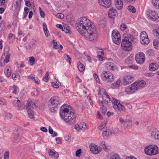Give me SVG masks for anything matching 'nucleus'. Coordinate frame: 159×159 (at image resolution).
Listing matches in <instances>:
<instances>
[{
  "mask_svg": "<svg viewBox=\"0 0 159 159\" xmlns=\"http://www.w3.org/2000/svg\"><path fill=\"white\" fill-rule=\"evenodd\" d=\"M125 39L122 40L121 46L123 49L129 51L132 48L131 42L134 40L133 36L130 34H123Z\"/></svg>",
  "mask_w": 159,
  "mask_h": 159,
  "instance_id": "obj_3",
  "label": "nucleus"
},
{
  "mask_svg": "<svg viewBox=\"0 0 159 159\" xmlns=\"http://www.w3.org/2000/svg\"><path fill=\"white\" fill-rule=\"evenodd\" d=\"M91 151L93 153L98 154L101 151V148L98 147L96 145H91L90 147Z\"/></svg>",
  "mask_w": 159,
  "mask_h": 159,
  "instance_id": "obj_20",
  "label": "nucleus"
},
{
  "mask_svg": "<svg viewBox=\"0 0 159 159\" xmlns=\"http://www.w3.org/2000/svg\"><path fill=\"white\" fill-rule=\"evenodd\" d=\"M62 31H64L66 33H69L70 34L71 33V32L70 30L69 27L67 25L63 26Z\"/></svg>",
  "mask_w": 159,
  "mask_h": 159,
  "instance_id": "obj_32",
  "label": "nucleus"
},
{
  "mask_svg": "<svg viewBox=\"0 0 159 159\" xmlns=\"http://www.w3.org/2000/svg\"><path fill=\"white\" fill-rule=\"evenodd\" d=\"M101 110L102 113L104 115L107 112V108L105 106L103 105L101 108Z\"/></svg>",
  "mask_w": 159,
  "mask_h": 159,
  "instance_id": "obj_43",
  "label": "nucleus"
},
{
  "mask_svg": "<svg viewBox=\"0 0 159 159\" xmlns=\"http://www.w3.org/2000/svg\"><path fill=\"white\" fill-rule=\"evenodd\" d=\"M126 28L127 26L124 23L123 24L120 26V29L122 31H124Z\"/></svg>",
  "mask_w": 159,
  "mask_h": 159,
  "instance_id": "obj_48",
  "label": "nucleus"
},
{
  "mask_svg": "<svg viewBox=\"0 0 159 159\" xmlns=\"http://www.w3.org/2000/svg\"><path fill=\"white\" fill-rule=\"evenodd\" d=\"M105 66L108 70H114L116 69L114 64L112 62L106 63Z\"/></svg>",
  "mask_w": 159,
  "mask_h": 159,
  "instance_id": "obj_24",
  "label": "nucleus"
},
{
  "mask_svg": "<svg viewBox=\"0 0 159 159\" xmlns=\"http://www.w3.org/2000/svg\"><path fill=\"white\" fill-rule=\"evenodd\" d=\"M115 5L118 10H121L122 9L123 2L122 0H115Z\"/></svg>",
  "mask_w": 159,
  "mask_h": 159,
  "instance_id": "obj_22",
  "label": "nucleus"
},
{
  "mask_svg": "<svg viewBox=\"0 0 159 159\" xmlns=\"http://www.w3.org/2000/svg\"><path fill=\"white\" fill-rule=\"evenodd\" d=\"M15 132L16 133L15 134L13 141L17 143L20 140L22 132L21 130L18 129H15Z\"/></svg>",
  "mask_w": 159,
  "mask_h": 159,
  "instance_id": "obj_15",
  "label": "nucleus"
},
{
  "mask_svg": "<svg viewBox=\"0 0 159 159\" xmlns=\"http://www.w3.org/2000/svg\"><path fill=\"white\" fill-rule=\"evenodd\" d=\"M60 113L61 117L68 124L71 125L75 122V116L69 105H63L61 107Z\"/></svg>",
  "mask_w": 159,
  "mask_h": 159,
  "instance_id": "obj_1",
  "label": "nucleus"
},
{
  "mask_svg": "<svg viewBox=\"0 0 159 159\" xmlns=\"http://www.w3.org/2000/svg\"><path fill=\"white\" fill-rule=\"evenodd\" d=\"M111 134V131L110 129H106L103 131V132L102 133V136L104 139H107L108 136Z\"/></svg>",
  "mask_w": 159,
  "mask_h": 159,
  "instance_id": "obj_28",
  "label": "nucleus"
},
{
  "mask_svg": "<svg viewBox=\"0 0 159 159\" xmlns=\"http://www.w3.org/2000/svg\"><path fill=\"white\" fill-rule=\"evenodd\" d=\"M49 155L52 156H54V157L56 158L58 157L59 154L58 152H54L52 150L50 149L49 150Z\"/></svg>",
  "mask_w": 159,
  "mask_h": 159,
  "instance_id": "obj_31",
  "label": "nucleus"
},
{
  "mask_svg": "<svg viewBox=\"0 0 159 159\" xmlns=\"http://www.w3.org/2000/svg\"><path fill=\"white\" fill-rule=\"evenodd\" d=\"M39 11L40 15L42 18H44L45 17V14L44 12L42 10V9L40 7H39Z\"/></svg>",
  "mask_w": 159,
  "mask_h": 159,
  "instance_id": "obj_45",
  "label": "nucleus"
},
{
  "mask_svg": "<svg viewBox=\"0 0 159 159\" xmlns=\"http://www.w3.org/2000/svg\"><path fill=\"white\" fill-rule=\"evenodd\" d=\"M59 104V99L58 97L53 96L49 100L48 104L50 110L52 112H56L57 106Z\"/></svg>",
  "mask_w": 159,
  "mask_h": 159,
  "instance_id": "obj_6",
  "label": "nucleus"
},
{
  "mask_svg": "<svg viewBox=\"0 0 159 159\" xmlns=\"http://www.w3.org/2000/svg\"><path fill=\"white\" fill-rule=\"evenodd\" d=\"M145 84L146 83L143 80L135 82L132 84L131 87H128L125 89V92L128 94L133 93L138 89H141L144 87Z\"/></svg>",
  "mask_w": 159,
  "mask_h": 159,
  "instance_id": "obj_4",
  "label": "nucleus"
},
{
  "mask_svg": "<svg viewBox=\"0 0 159 159\" xmlns=\"http://www.w3.org/2000/svg\"><path fill=\"white\" fill-rule=\"evenodd\" d=\"M0 27L5 29V21L4 20H2L0 23Z\"/></svg>",
  "mask_w": 159,
  "mask_h": 159,
  "instance_id": "obj_47",
  "label": "nucleus"
},
{
  "mask_svg": "<svg viewBox=\"0 0 159 159\" xmlns=\"http://www.w3.org/2000/svg\"><path fill=\"white\" fill-rule=\"evenodd\" d=\"M5 56L6 57L5 59L4 60V64L3 65H1V66H4L5 65V63H7L9 61L10 54L7 51L3 55H2V56Z\"/></svg>",
  "mask_w": 159,
  "mask_h": 159,
  "instance_id": "obj_25",
  "label": "nucleus"
},
{
  "mask_svg": "<svg viewBox=\"0 0 159 159\" xmlns=\"http://www.w3.org/2000/svg\"><path fill=\"white\" fill-rule=\"evenodd\" d=\"M113 102H112V104L113 107L118 114H120L121 111L125 110V107L120 104L118 100L114 98H113Z\"/></svg>",
  "mask_w": 159,
  "mask_h": 159,
  "instance_id": "obj_9",
  "label": "nucleus"
},
{
  "mask_svg": "<svg viewBox=\"0 0 159 159\" xmlns=\"http://www.w3.org/2000/svg\"><path fill=\"white\" fill-rule=\"evenodd\" d=\"M89 28V27L86 31L84 32L81 35L89 40L93 41L97 38V35L96 33V30L94 25H93L90 28Z\"/></svg>",
  "mask_w": 159,
  "mask_h": 159,
  "instance_id": "obj_5",
  "label": "nucleus"
},
{
  "mask_svg": "<svg viewBox=\"0 0 159 159\" xmlns=\"http://www.w3.org/2000/svg\"><path fill=\"white\" fill-rule=\"evenodd\" d=\"M94 78L96 81L98 83H99L100 81L98 78V76L96 73H94L93 74Z\"/></svg>",
  "mask_w": 159,
  "mask_h": 159,
  "instance_id": "obj_51",
  "label": "nucleus"
},
{
  "mask_svg": "<svg viewBox=\"0 0 159 159\" xmlns=\"http://www.w3.org/2000/svg\"><path fill=\"white\" fill-rule=\"evenodd\" d=\"M56 16L58 18L63 19L64 17V15L62 13H57L56 15Z\"/></svg>",
  "mask_w": 159,
  "mask_h": 159,
  "instance_id": "obj_53",
  "label": "nucleus"
},
{
  "mask_svg": "<svg viewBox=\"0 0 159 159\" xmlns=\"http://www.w3.org/2000/svg\"><path fill=\"white\" fill-rule=\"evenodd\" d=\"M120 81L117 80L116 82V83H115L113 84V86H115V87L118 86L120 85Z\"/></svg>",
  "mask_w": 159,
  "mask_h": 159,
  "instance_id": "obj_59",
  "label": "nucleus"
},
{
  "mask_svg": "<svg viewBox=\"0 0 159 159\" xmlns=\"http://www.w3.org/2000/svg\"><path fill=\"white\" fill-rule=\"evenodd\" d=\"M112 38L113 41L116 44H119L121 41L120 35L117 30H113L112 33Z\"/></svg>",
  "mask_w": 159,
  "mask_h": 159,
  "instance_id": "obj_12",
  "label": "nucleus"
},
{
  "mask_svg": "<svg viewBox=\"0 0 159 159\" xmlns=\"http://www.w3.org/2000/svg\"><path fill=\"white\" fill-rule=\"evenodd\" d=\"M128 9L130 12L135 13L136 12V8L133 6L130 5L128 6Z\"/></svg>",
  "mask_w": 159,
  "mask_h": 159,
  "instance_id": "obj_36",
  "label": "nucleus"
},
{
  "mask_svg": "<svg viewBox=\"0 0 159 159\" xmlns=\"http://www.w3.org/2000/svg\"><path fill=\"white\" fill-rule=\"evenodd\" d=\"M48 76H49L48 72H47L43 79V80L46 82H47L48 81Z\"/></svg>",
  "mask_w": 159,
  "mask_h": 159,
  "instance_id": "obj_41",
  "label": "nucleus"
},
{
  "mask_svg": "<svg viewBox=\"0 0 159 159\" xmlns=\"http://www.w3.org/2000/svg\"><path fill=\"white\" fill-rule=\"evenodd\" d=\"M129 67L132 69H138V66H135L134 65H131L129 66Z\"/></svg>",
  "mask_w": 159,
  "mask_h": 159,
  "instance_id": "obj_63",
  "label": "nucleus"
},
{
  "mask_svg": "<svg viewBox=\"0 0 159 159\" xmlns=\"http://www.w3.org/2000/svg\"><path fill=\"white\" fill-rule=\"evenodd\" d=\"M56 140L57 141V143L58 144H61L62 143L61 141V138L58 137L56 139Z\"/></svg>",
  "mask_w": 159,
  "mask_h": 159,
  "instance_id": "obj_57",
  "label": "nucleus"
},
{
  "mask_svg": "<svg viewBox=\"0 0 159 159\" xmlns=\"http://www.w3.org/2000/svg\"><path fill=\"white\" fill-rule=\"evenodd\" d=\"M94 25L93 23L85 17H82L79 18L76 21L75 26L77 30L81 34L84 32L87 31L89 27Z\"/></svg>",
  "mask_w": 159,
  "mask_h": 159,
  "instance_id": "obj_2",
  "label": "nucleus"
},
{
  "mask_svg": "<svg viewBox=\"0 0 159 159\" xmlns=\"http://www.w3.org/2000/svg\"><path fill=\"white\" fill-rule=\"evenodd\" d=\"M158 65L154 63H152L149 65V69L151 71H153L158 68Z\"/></svg>",
  "mask_w": 159,
  "mask_h": 159,
  "instance_id": "obj_29",
  "label": "nucleus"
},
{
  "mask_svg": "<svg viewBox=\"0 0 159 159\" xmlns=\"http://www.w3.org/2000/svg\"><path fill=\"white\" fill-rule=\"evenodd\" d=\"M153 44L154 48L156 49H159V41L157 39H154L153 41Z\"/></svg>",
  "mask_w": 159,
  "mask_h": 159,
  "instance_id": "obj_34",
  "label": "nucleus"
},
{
  "mask_svg": "<svg viewBox=\"0 0 159 159\" xmlns=\"http://www.w3.org/2000/svg\"><path fill=\"white\" fill-rule=\"evenodd\" d=\"M151 137L152 139H159V133L157 129H155L153 130L150 134Z\"/></svg>",
  "mask_w": 159,
  "mask_h": 159,
  "instance_id": "obj_23",
  "label": "nucleus"
},
{
  "mask_svg": "<svg viewBox=\"0 0 159 159\" xmlns=\"http://www.w3.org/2000/svg\"><path fill=\"white\" fill-rule=\"evenodd\" d=\"M38 91L36 89H34L31 93L32 95L34 96H36L38 95Z\"/></svg>",
  "mask_w": 159,
  "mask_h": 159,
  "instance_id": "obj_54",
  "label": "nucleus"
},
{
  "mask_svg": "<svg viewBox=\"0 0 159 159\" xmlns=\"http://www.w3.org/2000/svg\"><path fill=\"white\" fill-rule=\"evenodd\" d=\"M153 34L155 35L156 37L159 39V30L155 29L153 30Z\"/></svg>",
  "mask_w": 159,
  "mask_h": 159,
  "instance_id": "obj_40",
  "label": "nucleus"
},
{
  "mask_svg": "<svg viewBox=\"0 0 159 159\" xmlns=\"http://www.w3.org/2000/svg\"><path fill=\"white\" fill-rule=\"evenodd\" d=\"M9 152L6 151L4 154V158L5 159H8L9 158Z\"/></svg>",
  "mask_w": 159,
  "mask_h": 159,
  "instance_id": "obj_50",
  "label": "nucleus"
},
{
  "mask_svg": "<svg viewBox=\"0 0 159 159\" xmlns=\"http://www.w3.org/2000/svg\"><path fill=\"white\" fill-rule=\"evenodd\" d=\"M13 87L15 89L13 91V93L16 94L17 93V89H18V88L17 87V86H14Z\"/></svg>",
  "mask_w": 159,
  "mask_h": 159,
  "instance_id": "obj_62",
  "label": "nucleus"
},
{
  "mask_svg": "<svg viewBox=\"0 0 159 159\" xmlns=\"http://www.w3.org/2000/svg\"><path fill=\"white\" fill-rule=\"evenodd\" d=\"M18 5L13 3V5L12 7V10L14 11L16 14L17 15L18 14L20 7V5Z\"/></svg>",
  "mask_w": 159,
  "mask_h": 159,
  "instance_id": "obj_26",
  "label": "nucleus"
},
{
  "mask_svg": "<svg viewBox=\"0 0 159 159\" xmlns=\"http://www.w3.org/2000/svg\"><path fill=\"white\" fill-rule=\"evenodd\" d=\"M81 152H82L81 149H80L77 150L75 153L76 156L77 157H80Z\"/></svg>",
  "mask_w": 159,
  "mask_h": 159,
  "instance_id": "obj_49",
  "label": "nucleus"
},
{
  "mask_svg": "<svg viewBox=\"0 0 159 159\" xmlns=\"http://www.w3.org/2000/svg\"><path fill=\"white\" fill-rule=\"evenodd\" d=\"M35 106L34 100L29 99L26 104V110L29 117L31 119L34 118L33 109Z\"/></svg>",
  "mask_w": 159,
  "mask_h": 159,
  "instance_id": "obj_8",
  "label": "nucleus"
},
{
  "mask_svg": "<svg viewBox=\"0 0 159 159\" xmlns=\"http://www.w3.org/2000/svg\"><path fill=\"white\" fill-rule=\"evenodd\" d=\"M149 17L153 20H156L158 18V16L155 11L153 10L149 11L147 13Z\"/></svg>",
  "mask_w": 159,
  "mask_h": 159,
  "instance_id": "obj_17",
  "label": "nucleus"
},
{
  "mask_svg": "<svg viewBox=\"0 0 159 159\" xmlns=\"http://www.w3.org/2000/svg\"><path fill=\"white\" fill-rule=\"evenodd\" d=\"M29 62L31 65H33L35 64V59L33 57H30Z\"/></svg>",
  "mask_w": 159,
  "mask_h": 159,
  "instance_id": "obj_39",
  "label": "nucleus"
},
{
  "mask_svg": "<svg viewBox=\"0 0 159 159\" xmlns=\"http://www.w3.org/2000/svg\"><path fill=\"white\" fill-rule=\"evenodd\" d=\"M110 159H120V158L117 154H115L112 155Z\"/></svg>",
  "mask_w": 159,
  "mask_h": 159,
  "instance_id": "obj_44",
  "label": "nucleus"
},
{
  "mask_svg": "<svg viewBox=\"0 0 159 159\" xmlns=\"http://www.w3.org/2000/svg\"><path fill=\"white\" fill-rule=\"evenodd\" d=\"M119 121L121 124L123 125L125 128H127L131 127L132 125V121L129 119H126L125 120L122 117L119 119Z\"/></svg>",
  "mask_w": 159,
  "mask_h": 159,
  "instance_id": "obj_14",
  "label": "nucleus"
},
{
  "mask_svg": "<svg viewBox=\"0 0 159 159\" xmlns=\"http://www.w3.org/2000/svg\"><path fill=\"white\" fill-rule=\"evenodd\" d=\"M40 130L46 133L47 132L48 130L45 127H42L40 128Z\"/></svg>",
  "mask_w": 159,
  "mask_h": 159,
  "instance_id": "obj_60",
  "label": "nucleus"
},
{
  "mask_svg": "<svg viewBox=\"0 0 159 159\" xmlns=\"http://www.w3.org/2000/svg\"><path fill=\"white\" fill-rule=\"evenodd\" d=\"M144 152L145 154L149 156L155 155L158 153V148L155 145H149L145 147Z\"/></svg>",
  "mask_w": 159,
  "mask_h": 159,
  "instance_id": "obj_7",
  "label": "nucleus"
},
{
  "mask_svg": "<svg viewBox=\"0 0 159 159\" xmlns=\"http://www.w3.org/2000/svg\"><path fill=\"white\" fill-rule=\"evenodd\" d=\"M123 80V83L125 85H127L131 83L133 80V77L129 75L125 76Z\"/></svg>",
  "mask_w": 159,
  "mask_h": 159,
  "instance_id": "obj_21",
  "label": "nucleus"
},
{
  "mask_svg": "<svg viewBox=\"0 0 159 159\" xmlns=\"http://www.w3.org/2000/svg\"><path fill=\"white\" fill-rule=\"evenodd\" d=\"M152 2L156 8L159 9V0H152Z\"/></svg>",
  "mask_w": 159,
  "mask_h": 159,
  "instance_id": "obj_33",
  "label": "nucleus"
},
{
  "mask_svg": "<svg viewBox=\"0 0 159 159\" xmlns=\"http://www.w3.org/2000/svg\"><path fill=\"white\" fill-rule=\"evenodd\" d=\"M112 102H113V100L112 99V100H111L110 98L109 95H108L107 98L105 99L104 101H102L101 102H100L99 105L101 106L102 104H105L107 105H109V103H112Z\"/></svg>",
  "mask_w": 159,
  "mask_h": 159,
  "instance_id": "obj_27",
  "label": "nucleus"
},
{
  "mask_svg": "<svg viewBox=\"0 0 159 159\" xmlns=\"http://www.w3.org/2000/svg\"><path fill=\"white\" fill-rule=\"evenodd\" d=\"M12 105L17 110H22L24 108L22 103L20 101L17 99H15L12 102Z\"/></svg>",
  "mask_w": 159,
  "mask_h": 159,
  "instance_id": "obj_16",
  "label": "nucleus"
},
{
  "mask_svg": "<svg viewBox=\"0 0 159 159\" xmlns=\"http://www.w3.org/2000/svg\"><path fill=\"white\" fill-rule=\"evenodd\" d=\"M102 90L104 92H105V93L103 94L102 96V98L103 99V100L102 101H104L105 100V99H106L107 98L108 95L107 94V93L104 89H103Z\"/></svg>",
  "mask_w": 159,
  "mask_h": 159,
  "instance_id": "obj_46",
  "label": "nucleus"
},
{
  "mask_svg": "<svg viewBox=\"0 0 159 159\" xmlns=\"http://www.w3.org/2000/svg\"><path fill=\"white\" fill-rule=\"evenodd\" d=\"M5 116L6 118L8 120H11L13 117V116L12 114L11 113L9 112H7L6 113Z\"/></svg>",
  "mask_w": 159,
  "mask_h": 159,
  "instance_id": "obj_38",
  "label": "nucleus"
},
{
  "mask_svg": "<svg viewBox=\"0 0 159 159\" xmlns=\"http://www.w3.org/2000/svg\"><path fill=\"white\" fill-rule=\"evenodd\" d=\"M102 78H105L107 82H111L113 81L114 79V75L109 71H104L101 74Z\"/></svg>",
  "mask_w": 159,
  "mask_h": 159,
  "instance_id": "obj_10",
  "label": "nucleus"
},
{
  "mask_svg": "<svg viewBox=\"0 0 159 159\" xmlns=\"http://www.w3.org/2000/svg\"><path fill=\"white\" fill-rule=\"evenodd\" d=\"M155 74L152 72L147 73L146 74V75L148 77H152Z\"/></svg>",
  "mask_w": 159,
  "mask_h": 159,
  "instance_id": "obj_56",
  "label": "nucleus"
},
{
  "mask_svg": "<svg viewBox=\"0 0 159 159\" xmlns=\"http://www.w3.org/2000/svg\"><path fill=\"white\" fill-rule=\"evenodd\" d=\"M118 15L116 10L114 8L110 9L108 12V16L110 18H114Z\"/></svg>",
  "mask_w": 159,
  "mask_h": 159,
  "instance_id": "obj_19",
  "label": "nucleus"
},
{
  "mask_svg": "<svg viewBox=\"0 0 159 159\" xmlns=\"http://www.w3.org/2000/svg\"><path fill=\"white\" fill-rule=\"evenodd\" d=\"M106 124L105 122L102 123L99 127L98 129L99 130H102L103 131L105 130V128H106Z\"/></svg>",
  "mask_w": 159,
  "mask_h": 159,
  "instance_id": "obj_35",
  "label": "nucleus"
},
{
  "mask_svg": "<svg viewBox=\"0 0 159 159\" xmlns=\"http://www.w3.org/2000/svg\"><path fill=\"white\" fill-rule=\"evenodd\" d=\"M100 145L103 148L104 150H107V149L104 141H102L100 142Z\"/></svg>",
  "mask_w": 159,
  "mask_h": 159,
  "instance_id": "obj_42",
  "label": "nucleus"
},
{
  "mask_svg": "<svg viewBox=\"0 0 159 159\" xmlns=\"http://www.w3.org/2000/svg\"><path fill=\"white\" fill-rule=\"evenodd\" d=\"M52 84L53 87L56 88H58L59 87V84H57L55 82H52Z\"/></svg>",
  "mask_w": 159,
  "mask_h": 159,
  "instance_id": "obj_55",
  "label": "nucleus"
},
{
  "mask_svg": "<svg viewBox=\"0 0 159 159\" xmlns=\"http://www.w3.org/2000/svg\"><path fill=\"white\" fill-rule=\"evenodd\" d=\"M133 59V57L132 56H130L127 59L126 61L130 63V61H132Z\"/></svg>",
  "mask_w": 159,
  "mask_h": 159,
  "instance_id": "obj_58",
  "label": "nucleus"
},
{
  "mask_svg": "<svg viewBox=\"0 0 159 159\" xmlns=\"http://www.w3.org/2000/svg\"><path fill=\"white\" fill-rule=\"evenodd\" d=\"M48 132L49 133L51 134H52L53 133V131L50 126L49 127L48 129Z\"/></svg>",
  "mask_w": 159,
  "mask_h": 159,
  "instance_id": "obj_61",
  "label": "nucleus"
},
{
  "mask_svg": "<svg viewBox=\"0 0 159 159\" xmlns=\"http://www.w3.org/2000/svg\"><path fill=\"white\" fill-rule=\"evenodd\" d=\"M64 58L67 61H68L70 64H71V58L70 56L67 54H65L63 56Z\"/></svg>",
  "mask_w": 159,
  "mask_h": 159,
  "instance_id": "obj_37",
  "label": "nucleus"
},
{
  "mask_svg": "<svg viewBox=\"0 0 159 159\" xmlns=\"http://www.w3.org/2000/svg\"><path fill=\"white\" fill-rule=\"evenodd\" d=\"M22 1L23 0H14L13 3L18 4V5H20Z\"/></svg>",
  "mask_w": 159,
  "mask_h": 159,
  "instance_id": "obj_52",
  "label": "nucleus"
},
{
  "mask_svg": "<svg viewBox=\"0 0 159 159\" xmlns=\"http://www.w3.org/2000/svg\"><path fill=\"white\" fill-rule=\"evenodd\" d=\"M77 67L79 70L81 72H83L85 69L84 65L80 61L77 63Z\"/></svg>",
  "mask_w": 159,
  "mask_h": 159,
  "instance_id": "obj_30",
  "label": "nucleus"
},
{
  "mask_svg": "<svg viewBox=\"0 0 159 159\" xmlns=\"http://www.w3.org/2000/svg\"><path fill=\"white\" fill-rule=\"evenodd\" d=\"M43 31H46L48 30V28L46 24L45 23H44L43 24Z\"/></svg>",
  "mask_w": 159,
  "mask_h": 159,
  "instance_id": "obj_64",
  "label": "nucleus"
},
{
  "mask_svg": "<svg viewBox=\"0 0 159 159\" xmlns=\"http://www.w3.org/2000/svg\"><path fill=\"white\" fill-rule=\"evenodd\" d=\"M145 59V54L143 52H140L136 54L135 59L137 63L142 64L144 63Z\"/></svg>",
  "mask_w": 159,
  "mask_h": 159,
  "instance_id": "obj_13",
  "label": "nucleus"
},
{
  "mask_svg": "<svg viewBox=\"0 0 159 159\" xmlns=\"http://www.w3.org/2000/svg\"><path fill=\"white\" fill-rule=\"evenodd\" d=\"M140 36V42L141 44L145 45L149 43L150 40L147 34L145 31L142 32Z\"/></svg>",
  "mask_w": 159,
  "mask_h": 159,
  "instance_id": "obj_11",
  "label": "nucleus"
},
{
  "mask_svg": "<svg viewBox=\"0 0 159 159\" xmlns=\"http://www.w3.org/2000/svg\"><path fill=\"white\" fill-rule=\"evenodd\" d=\"M98 3L100 6L106 8L109 7L111 4V0H98Z\"/></svg>",
  "mask_w": 159,
  "mask_h": 159,
  "instance_id": "obj_18",
  "label": "nucleus"
}]
</instances>
